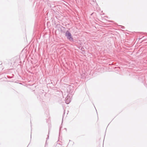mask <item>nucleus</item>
I'll use <instances>...</instances> for the list:
<instances>
[{"mask_svg": "<svg viewBox=\"0 0 147 147\" xmlns=\"http://www.w3.org/2000/svg\"><path fill=\"white\" fill-rule=\"evenodd\" d=\"M65 36L67 37V39L70 41L72 42H74V40L72 37L71 34L68 30L66 31L65 33Z\"/></svg>", "mask_w": 147, "mask_h": 147, "instance_id": "obj_1", "label": "nucleus"}, {"mask_svg": "<svg viewBox=\"0 0 147 147\" xmlns=\"http://www.w3.org/2000/svg\"><path fill=\"white\" fill-rule=\"evenodd\" d=\"M56 27L58 28V30L60 31V32H63V30L62 29V28H64V27L61 26L59 24H57Z\"/></svg>", "mask_w": 147, "mask_h": 147, "instance_id": "obj_2", "label": "nucleus"}, {"mask_svg": "<svg viewBox=\"0 0 147 147\" xmlns=\"http://www.w3.org/2000/svg\"><path fill=\"white\" fill-rule=\"evenodd\" d=\"M71 99L70 97L67 96L65 98V103L68 104L71 102Z\"/></svg>", "mask_w": 147, "mask_h": 147, "instance_id": "obj_3", "label": "nucleus"}, {"mask_svg": "<svg viewBox=\"0 0 147 147\" xmlns=\"http://www.w3.org/2000/svg\"><path fill=\"white\" fill-rule=\"evenodd\" d=\"M101 19L102 20L104 21V22H102L103 23H105V21H106V22H107V21L108 22L109 21H107V20H106V19Z\"/></svg>", "mask_w": 147, "mask_h": 147, "instance_id": "obj_4", "label": "nucleus"}, {"mask_svg": "<svg viewBox=\"0 0 147 147\" xmlns=\"http://www.w3.org/2000/svg\"><path fill=\"white\" fill-rule=\"evenodd\" d=\"M49 138V135H48V137L47 138V139H48Z\"/></svg>", "mask_w": 147, "mask_h": 147, "instance_id": "obj_5", "label": "nucleus"}, {"mask_svg": "<svg viewBox=\"0 0 147 147\" xmlns=\"http://www.w3.org/2000/svg\"><path fill=\"white\" fill-rule=\"evenodd\" d=\"M94 14V13H92L91 15H92V14Z\"/></svg>", "mask_w": 147, "mask_h": 147, "instance_id": "obj_6", "label": "nucleus"}, {"mask_svg": "<svg viewBox=\"0 0 147 147\" xmlns=\"http://www.w3.org/2000/svg\"><path fill=\"white\" fill-rule=\"evenodd\" d=\"M109 22H112V21H109Z\"/></svg>", "mask_w": 147, "mask_h": 147, "instance_id": "obj_7", "label": "nucleus"}]
</instances>
